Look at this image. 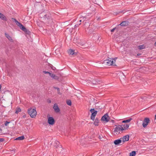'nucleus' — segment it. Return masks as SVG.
<instances>
[{"mask_svg": "<svg viewBox=\"0 0 156 156\" xmlns=\"http://www.w3.org/2000/svg\"><path fill=\"white\" fill-rule=\"evenodd\" d=\"M83 19L84 20H83L84 21V20L86 19V18L85 17H83Z\"/></svg>", "mask_w": 156, "mask_h": 156, "instance_id": "f704fd0d", "label": "nucleus"}, {"mask_svg": "<svg viewBox=\"0 0 156 156\" xmlns=\"http://www.w3.org/2000/svg\"><path fill=\"white\" fill-rule=\"evenodd\" d=\"M5 35L10 41L12 42L13 41L12 37H10L9 34L5 33Z\"/></svg>", "mask_w": 156, "mask_h": 156, "instance_id": "ddd939ff", "label": "nucleus"}, {"mask_svg": "<svg viewBox=\"0 0 156 156\" xmlns=\"http://www.w3.org/2000/svg\"><path fill=\"white\" fill-rule=\"evenodd\" d=\"M120 128L121 129V132L122 133L124 131L127 130L129 126V125L127 124H126L124 125H120Z\"/></svg>", "mask_w": 156, "mask_h": 156, "instance_id": "6e6552de", "label": "nucleus"}, {"mask_svg": "<svg viewBox=\"0 0 156 156\" xmlns=\"http://www.w3.org/2000/svg\"><path fill=\"white\" fill-rule=\"evenodd\" d=\"M138 47L140 50L143 49L145 48V47L144 45H140L138 46Z\"/></svg>", "mask_w": 156, "mask_h": 156, "instance_id": "393cba45", "label": "nucleus"}, {"mask_svg": "<svg viewBox=\"0 0 156 156\" xmlns=\"http://www.w3.org/2000/svg\"><path fill=\"white\" fill-rule=\"evenodd\" d=\"M121 139L122 142L128 141L129 139V136L128 135H126L121 138Z\"/></svg>", "mask_w": 156, "mask_h": 156, "instance_id": "9b49d317", "label": "nucleus"}, {"mask_svg": "<svg viewBox=\"0 0 156 156\" xmlns=\"http://www.w3.org/2000/svg\"><path fill=\"white\" fill-rule=\"evenodd\" d=\"M115 29V28H114L111 30L112 32H113Z\"/></svg>", "mask_w": 156, "mask_h": 156, "instance_id": "2f4dec72", "label": "nucleus"}, {"mask_svg": "<svg viewBox=\"0 0 156 156\" xmlns=\"http://www.w3.org/2000/svg\"><path fill=\"white\" fill-rule=\"evenodd\" d=\"M136 153L135 151H132L130 153V156H135Z\"/></svg>", "mask_w": 156, "mask_h": 156, "instance_id": "4be33fe9", "label": "nucleus"}, {"mask_svg": "<svg viewBox=\"0 0 156 156\" xmlns=\"http://www.w3.org/2000/svg\"><path fill=\"white\" fill-rule=\"evenodd\" d=\"M68 52L70 55H73L74 54V51L72 49H70L68 51Z\"/></svg>", "mask_w": 156, "mask_h": 156, "instance_id": "2eb2a0df", "label": "nucleus"}, {"mask_svg": "<svg viewBox=\"0 0 156 156\" xmlns=\"http://www.w3.org/2000/svg\"><path fill=\"white\" fill-rule=\"evenodd\" d=\"M55 143L57 144H59V142L58 141H56Z\"/></svg>", "mask_w": 156, "mask_h": 156, "instance_id": "473e14b6", "label": "nucleus"}, {"mask_svg": "<svg viewBox=\"0 0 156 156\" xmlns=\"http://www.w3.org/2000/svg\"><path fill=\"white\" fill-rule=\"evenodd\" d=\"M139 55V54H137V55Z\"/></svg>", "mask_w": 156, "mask_h": 156, "instance_id": "79ce46f5", "label": "nucleus"}, {"mask_svg": "<svg viewBox=\"0 0 156 156\" xmlns=\"http://www.w3.org/2000/svg\"><path fill=\"white\" fill-rule=\"evenodd\" d=\"M57 93L61 95L62 94V93L60 92V90L59 88L57 89Z\"/></svg>", "mask_w": 156, "mask_h": 156, "instance_id": "cd10ccee", "label": "nucleus"}, {"mask_svg": "<svg viewBox=\"0 0 156 156\" xmlns=\"http://www.w3.org/2000/svg\"><path fill=\"white\" fill-rule=\"evenodd\" d=\"M25 116H26L25 115H24L23 116V117H25Z\"/></svg>", "mask_w": 156, "mask_h": 156, "instance_id": "e433bc0d", "label": "nucleus"}, {"mask_svg": "<svg viewBox=\"0 0 156 156\" xmlns=\"http://www.w3.org/2000/svg\"><path fill=\"white\" fill-rule=\"evenodd\" d=\"M150 121V119L148 118H145L142 124L143 127L144 128L146 127Z\"/></svg>", "mask_w": 156, "mask_h": 156, "instance_id": "39448f33", "label": "nucleus"}, {"mask_svg": "<svg viewBox=\"0 0 156 156\" xmlns=\"http://www.w3.org/2000/svg\"><path fill=\"white\" fill-rule=\"evenodd\" d=\"M43 73L45 74L48 73L49 74V75H50V73H49V72H48V71H43Z\"/></svg>", "mask_w": 156, "mask_h": 156, "instance_id": "c85d7f7f", "label": "nucleus"}, {"mask_svg": "<svg viewBox=\"0 0 156 156\" xmlns=\"http://www.w3.org/2000/svg\"><path fill=\"white\" fill-rule=\"evenodd\" d=\"M51 77L53 78V79L56 80H57L58 79V77L57 76L55 75L54 74H51V73H50L49 75Z\"/></svg>", "mask_w": 156, "mask_h": 156, "instance_id": "f3484780", "label": "nucleus"}, {"mask_svg": "<svg viewBox=\"0 0 156 156\" xmlns=\"http://www.w3.org/2000/svg\"><path fill=\"white\" fill-rule=\"evenodd\" d=\"M81 22V20H80V22Z\"/></svg>", "mask_w": 156, "mask_h": 156, "instance_id": "ea45409f", "label": "nucleus"}, {"mask_svg": "<svg viewBox=\"0 0 156 156\" xmlns=\"http://www.w3.org/2000/svg\"><path fill=\"white\" fill-rule=\"evenodd\" d=\"M28 112L31 117L34 118L37 115V112L35 108H31L28 110Z\"/></svg>", "mask_w": 156, "mask_h": 156, "instance_id": "f03ea898", "label": "nucleus"}, {"mask_svg": "<svg viewBox=\"0 0 156 156\" xmlns=\"http://www.w3.org/2000/svg\"><path fill=\"white\" fill-rule=\"evenodd\" d=\"M53 108L56 112H58L60 111L59 108H58L57 104L56 103L54 104Z\"/></svg>", "mask_w": 156, "mask_h": 156, "instance_id": "9d476101", "label": "nucleus"}, {"mask_svg": "<svg viewBox=\"0 0 156 156\" xmlns=\"http://www.w3.org/2000/svg\"><path fill=\"white\" fill-rule=\"evenodd\" d=\"M54 88L55 89H57H57H59V88H58V87H54Z\"/></svg>", "mask_w": 156, "mask_h": 156, "instance_id": "72a5a7b5", "label": "nucleus"}, {"mask_svg": "<svg viewBox=\"0 0 156 156\" xmlns=\"http://www.w3.org/2000/svg\"><path fill=\"white\" fill-rule=\"evenodd\" d=\"M46 21L48 23V24H51V23L53 21H52V19L51 18H49V19L47 18L46 19Z\"/></svg>", "mask_w": 156, "mask_h": 156, "instance_id": "a211bd4d", "label": "nucleus"}, {"mask_svg": "<svg viewBox=\"0 0 156 156\" xmlns=\"http://www.w3.org/2000/svg\"><path fill=\"white\" fill-rule=\"evenodd\" d=\"M110 118L107 114H105L103 116L101 119V120L105 122H108Z\"/></svg>", "mask_w": 156, "mask_h": 156, "instance_id": "0eeeda50", "label": "nucleus"}, {"mask_svg": "<svg viewBox=\"0 0 156 156\" xmlns=\"http://www.w3.org/2000/svg\"><path fill=\"white\" fill-rule=\"evenodd\" d=\"M10 123L9 122H8V121H6L5 123V126H7L9 123Z\"/></svg>", "mask_w": 156, "mask_h": 156, "instance_id": "c756f323", "label": "nucleus"}, {"mask_svg": "<svg viewBox=\"0 0 156 156\" xmlns=\"http://www.w3.org/2000/svg\"><path fill=\"white\" fill-rule=\"evenodd\" d=\"M155 119L156 120V115H155Z\"/></svg>", "mask_w": 156, "mask_h": 156, "instance_id": "58836bf2", "label": "nucleus"}, {"mask_svg": "<svg viewBox=\"0 0 156 156\" xmlns=\"http://www.w3.org/2000/svg\"><path fill=\"white\" fill-rule=\"evenodd\" d=\"M117 58H109V59L104 60L103 63L108 66H116L115 62Z\"/></svg>", "mask_w": 156, "mask_h": 156, "instance_id": "f257e3e1", "label": "nucleus"}, {"mask_svg": "<svg viewBox=\"0 0 156 156\" xmlns=\"http://www.w3.org/2000/svg\"><path fill=\"white\" fill-rule=\"evenodd\" d=\"M4 140L3 138H0V142H3Z\"/></svg>", "mask_w": 156, "mask_h": 156, "instance_id": "7c9ffc66", "label": "nucleus"}, {"mask_svg": "<svg viewBox=\"0 0 156 156\" xmlns=\"http://www.w3.org/2000/svg\"><path fill=\"white\" fill-rule=\"evenodd\" d=\"M96 111H95L94 109V108H91L90 110V112L92 114V113H93V112H95Z\"/></svg>", "mask_w": 156, "mask_h": 156, "instance_id": "bb28decb", "label": "nucleus"}, {"mask_svg": "<svg viewBox=\"0 0 156 156\" xmlns=\"http://www.w3.org/2000/svg\"><path fill=\"white\" fill-rule=\"evenodd\" d=\"M66 103L68 105L71 106L72 104L71 101L70 100H67L66 101Z\"/></svg>", "mask_w": 156, "mask_h": 156, "instance_id": "5701e85b", "label": "nucleus"}, {"mask_svg": "<svg viewBox=\"0 0 156 156\" xmlns=\"http://www.w3.org/2000/svg\"><path fill=\"white\" fill-rule=\"evenodd\" d=\"M0 18L3 20H6V18L5 16L1 13H0Z\"/></svg>", "mask_w": 156, "mask_h": 156, "instance_id": "aec40b11", "label": "nucleus"}, {"mask_svg": "<svg viewBox=\"0 0 156 156\" xmlns=\"http://www.w3.org/2000/svg\"><path fill=\"white\" fill-rule=\"evenodd\" d=\"M122 142V141L121 140V138L120 139L115 140L114 141V143L115 144L118 145L120 144Z\"/></svg>", "mask_w": 156, "mask_h": 156, "instance_id": "4468645a", "label": "nucleus"}, {"mask_svg": "<svg viewBox=\"0 0 156 156\" xmlns=\"http://www.w3.org/2000/svg\"><path fill=\"white\" fill-rule=\"evenodd\" d=\"M15 22L16 23V24L20 27V28L23 30H26L25 27L20 23L17 21L16 19H14Z\"/></svg>", "mask_w": 156, "mask_h": 156, "instance_id": "1a4fd4ad", "label": "nucleus"}, {"mask_svg": "<svg viewBox=\"0 0 156 156\" xmlns=\"http://www.w3.org/2000/svg\"><path fill=\"white\" fill-rule=\"evenodd\" d=\"M21 111V109L20 108H17V110L16 111V113L17 114L19 112H20Z\"/></svg>", "mask_w": 156, "mask_h": 156, "instance_id": "a878e982", "label": "nucleus"}, {"mask_svg": "<svg viewBox=\"0 0 156 156\" xmlns=\"http://www.w3.org/2000/svg\"><path fill=\"white\" fill-rule=\"evenodd\" d=\"M85 43V41H84L83 40L82 41L80 40H79L76 43V45L78 46L83 47L86 46Z\"/></svg>", "mask_w": 156, "mask_h": 156, "instance_id": "423d86ee", "label": "nucleus"}, {"mask_svg": "<svg viewBox=\"0 0 156 156\" xmlns=\"http://www.w3.org/2000/svg\"><path fill=\"white\" fill-rule=\"evenodd\" d=\"M120 132H121V129L120 125L117 126L115 129L114 131V134L115 135H118L120 133Z\"/></svg>", "mask_w": 156, "mask_h": 156, "instance_id": "20e7f679", "label": "nucleus"}, {"mask_svg": "<svg viewBox=\"0 0 156 156\" xmlns=\"http://www.w3.org/2000/svg\"><path fill=\"white\" fill-rule=\"evenodd\" d=\"M0 131H1V130H2V129H0Z\"/></svg>", "mask_w": 156, "mask_h": 156, "instance_id": "a19ab883", "label": "nucleus"}, {"mask_svg": "<svg viewBox=\"0 0 156 156\" xmlns=\"http://www.w3.org/2000/svg\"><path fill=\"white\" fill-rule=\"evenodd\" d=\"M97 113V111H96L95 112H93V113H92L91 114V119L92 120H94V119L95 116H96V115Z\"/></svg>", "mask_w": 156, "mask_h": 156, "instance_id": "f8f14e48", "label": "nucleus"}, {"mask_svg": "<svg viewBox=\"0 0 156 156\" xmlns=\"http://www.w3.org/2000/svg\"><path fill=\"white\" fill-rule=\"evenodd\" d=\"M99 120L98 119H96L94 122V124L96 126H98L99 125Z\"/></svg>", "mask_w": 156, "mask_h": 156, "instance_id": "6ab92c4d", "label": "nucleus"}, {"mask_svg": "<svg viewBox=\"0 0 156 156\" xmlns=\"http://www.w3.org/2000/svg\"><path fill=\"white\" fill-rule=\"evenodd\" d=\"M153 1V2H155V0H154Z\"/></svg>", "mask_w": 156, "mask_h": 156, "instance_id": "4c0bfd02", "label": "nucleus"}, {"mask_svg": "<svg viewBox=\"0 0 156 156\" xmlns=\"http://www.w3.org/2000/svg\"><path fill=\"white\" fill-rule=\"evenodd\" d=\"M132 120V118H130L126 120H124L122 121L123 123H127L129 122Z\"/></svg>", "mask_w": 156, "mask_h": 156, "instance_id": "b1692460", "label": "nucleus"}, {"mask_svg": "<svg viewBox=\"0 0 156 156\" xmlns=\"http://www.w3.org/2000/svg\"><path fill=\"white\" fill-rule=\"evenodd\" d=\"M154 45L155 46H156V41L155 42V43H154Z\"/></svg>", "mask_w": 156, "mask_h": 156, "instance_id": "c9c22d12", "label": "nucleus"}, {"mask_svg": "<svg viewBox=\"0 0 156 156\" xmlns=\"http://www.w3.org/2000/svg\"><path fill=\"white\" fill-rule=\"evenodd\" d=\"M24 136H22L18 137L16 138L15 140H23L24 139Z\"/></svg>", "mask_w": 156, "mask_h": 156, "instance_id": "dca6fc26", "label": "nucleus"}, {"mask_svg": "<svg viewBox=\"0 0 156 156\" xmlns=\"http://www.w3.org/2000/svg\"><path fill=\"white\" fill-rule=\"evenodd\" d=\"M127 24V23L126 22L124 21L121 23L120 24V25L121 26H126Z\"/></svg>", "mask_w": 156, "mask_h": 156, "instance_id": "412c9836", "label": "nucleus"}, {"mask_svg": "<svg viewBox=\"0 0 156 156\" xmlns=\"http://www.w3.org/2000/svg\"><path fill=\"white\" fill-rule=\"evenodd\" d=\"M48 123L50 125H53L55 123V120L53 117H50L48 115L47 116Z\"/></svg>", "mask_w": 156, "mask_h": 156, "instance_id": "7ed1b4c3", "label": "nucleus"}]
</instances>
